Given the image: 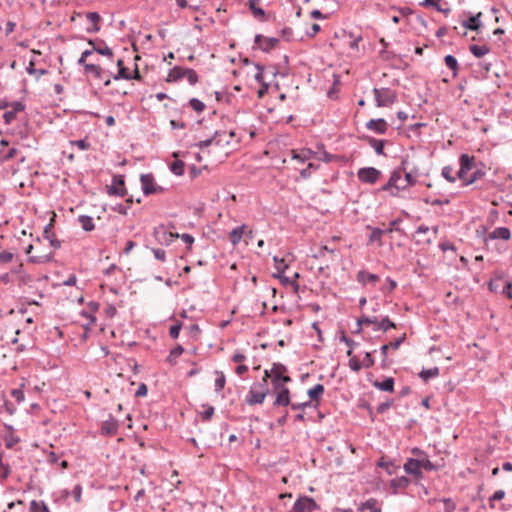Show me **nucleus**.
<instances>
[{"label":"nucleus","mask_w":512,"mask_h":512,"mask_svg":"<svg viewBox=\"0 0 512 512\" xmlns=\"http://www.w3.org/2000/svg\"><path fill=\"white\" fill-rule=\"evenodd\" d=\"M349 357H350V360H349L350 369L354 372H359L363 367L362 362H360L356 356L352 355Z\"/></svg>","instance_id":"nucleus-54"},{"label":"nucleus","mask_w":512,"mask_h":512,"mask_svg":"<svg viewBox=\"0 0 512 512\" xmlns=\"http://www.w3.org/2000/svg\"><path fill=\"white\" fill-rule=\"evenodd\" d=\"M420 462L415 458H408L403 465L404 471L413 476L415 479V484L418 485L419 481L424 478L422 469L420 467Z\"/></svg>","instance_id":"nucleus-8"},{"label":"nucleus","mask_w":512,"mask_h":512,"mask_svg":"<svg viewBox=\"0 0 512 512\" xmlns=\"http://www.w3.org/2000/svg\"><path fill=\"white\" fill-rule=\"evenodd\" d=\"M401 176H402V173L395 168L392 171V173L388 179L390 182H392V184L395 186V190H397V191H400V190L403 191V190L407 189V185L399 186V184H398L399 180L401 179Z\"/></svg>","instance_id":"nucleus-38"},{"label":"nucleus","mask_w":512,"mask_h":512,"mask_svg":"<svg viewBox=\"0 0 512 512\" xmlns=\"http://www.w3.org/2000/svg\"><path fill=\"white\" fill-rule=\"evenodd\" d=\"M116 65L118 67V72L114 75H112L114 80H130V72L128 71V68L124 65L123 59H118L116 62Z\"/></svg>","instance_id":"nucleus-28"},{"label":"nucleus","mask_w":512,"mask_h":512,"mask_svg":"<svg viewBox=\"0 0 512 512\" xmlns=\"http://www.w3.org/2000/svg\"><path fill=\"white\" fill-rule=\"evenodd\" d=\"M170 170L177 176H182L185 172V163L182 160H175L170 165Z\"/></svg>","instance_id":"nucleus-41"},{"label":"nucleus","mask_w":512,"mask_h":512,"mask_svg":"<svg viewBox=\"0 0 512 512\" xmlns=\"http://www.w3.org/2000/svg\"><path fill=\"white\" fill-rule=\"evenodd\" d=\"M411 484V480L406 476L396 477L389 482L392 494L396 495L401 490L406 489Z\"/></svg>","instance_id":"nucleus-16"},{"label":"nucleus","mask_w":512,"mask_h":512,"mask_svg":"<svg viewBox=\"0 0 512 512\" xmlns=\"http://www.w3.org/2000/svg\"><path fill=\"white\" fill-rule=\"evenodd\" d=\"M182 329V323L177 322L176 324L172 325L169 329V335L172 339H177L179 337L180 331Z\"/></svg>","instance_id":"nucleus-58"},{"label":"nucleus","mask_w":512,"mask_h":512,"mask_svg":"<svg viewBox=\"0 0 512 512\" xmlns=\"http://www.w3.org/2000/svg\"><path fill=\"white\" fill-rule=\"evenodd\" d=\"M441 175L450 183H454L458 178L457 175H453V168L451 166H444Z\"/></svg>","instance_id":"nucleus-49"},{"label":"nucleus","mask_w":512,"mask_h":512,"mask_svg":"<svg viewBox=\"0 0 512 512\" xmlns=\"http://www.w3.org/2000/svg\"><path fill=\"white\" fill-rule=\"evenodd\" d=\"M84 72L85 74H92L96 79H102L104 74V70L101 68L100 65L91 63L85 65Z\"/></svg>","instance_id":"nucleus-32"},{"label":"nucleus","mask_w":512,"mask_h":512,"mask_svg":"<svg viewBox=\"0 0 512 512\" xmlns=\"http://www.w3.org/2000/svg\"><path fill=\"white\" fill-rule=\"evenodd\" d=\"M373 94L377 107H389L397 101L396 91L388 88H374Z\"/></svg>","instance_id":"nucleus-1"},{"label":"nucleus","mask_w":512,"mask_h":512,"mask_svg":"<svg viewBox=\"0 0 512 512\" xmlns=\"http://www.w3.org/2000/svg\"><path fill=\"white\" fill-rule=\"evenodd\" d=\"M34 66H35V62H34V60H31L28 67L26 68V71L28 74L34 75V74L38 73L39 75H45L47 73L46 69L38 70V68H35Z\"/></svg>","instance_id":"nucleus-56"},{"label":"nucleus","mask_w":512,"mask_h":512,"mask_svg":"<svg viewBox=\"0 0 512 512\" xmlns=\"http://www.w3.org/2000/svg\"><path fill=\"white\" fill-rule=\"evenodd\" d=\"M469 50L475 57L480 58V57L486 55L490 51V48L487 45L480 46V45L473 44V45H470Z\"/></svg>","instance_id":"nucleus-37"},{"label":"nucleus","mask_w":512,"mask_h":512,"mask_svg":"<svg viewBox=\"0 0 512 512\" xmlns=\"http://www.w3.org/2000/svg\"><path fill=\"white\" fill-rule=\"evenodd\" d=\"M266 398L265 392L256 389V386H251L248 394L245 397V402L248 405L262 404Z\"/></svg>","instance_id":"nucleus-13"},{"label":"nucleus","mask_w":512,"mask_h":512,"mask_svg":"<svg viewBox=\"0 0 512 512\" xmlns=\"http://www.w3.org/2000/svg\"><path fill=\"white\" fill-rule=\"evenodd\" d=\"M376 322V316L362 315L357 319L356 329L353 331L354 334H360L363 330V325H371Z\"/></svg>","instance_id":"nucleus-30"},{"label":"nucleus","mask_w":512,"mask_h":512,"mask_svg":"<svg viewBox=\"0 0 512 512\" xmlns=\"http://www.w3.org/2000/svg\"><path fill=\"white\" fill-rule=\"evenodd\" d=\"M511 238V232L507 227H497L492 232H490L485 238L484 241L488 240H504L508 241Z\"/></svg>","instance_id":"nucleus-17"},{"label":"nucleus","mask_w":512,"mask_h":512,"mask_svg":"<svg viewBox=\"0 0 512 512\" xmlns=\"http://www.w3.org/2000/svg\"><path fill=\"white\" fill-rule=\"evenodd\" d=\"M270 372L271 380L281 381V382H291L292 379L289 375H287L288 369L282 363H273Z\"/></svg>","instance_id":"nucleus-10"},{"label":"nucleus","mask_w":512,"mask_h":512,"mask_svg":"<svg viewBox=\"0 0 512 512\" xmlns=\"http://www.w3.org/2000/svg\"><path fill=\"white\" fill-rule=\"evenodd\" d=\"M107 194L118 197H125L128 194L124 175L116 174L112 177L111 185L107 186Z\"/></svg>","instance_id":"nucleus-3"},{"label":"nucleus","mask_w":512,"mask_h":512,"mask_svg":"<svg viewBox=\"0 0 512 512\" xmlns=\"http://www.w3.org/2000/svg\"><path fill=\"white\" fill-rule=\"evenodd\" d=\"M358 139L364 142H367L375 151V153L379 156H385L384 148L388 143L387 140L384 139H376L370 135H359Z\"/></svg>","instance_id":"nucleus-11"},{"label":"nucleus","mask_w":512,"mask_h":512,"mask_svg":"<svg viewBox=\"0 0 512 512\" xmlns=\"http://www.w3.org/2000/svg\"><path fill=\"white\" fill-rule=\"evenodd\" d=\"M78 221L81 224L82 229L86 232H90V231L94 230V228H95L92 217H90L88 215H80L78 217Z\"/></svg>","instance_id":"nucleus-34"},{"label":"nucleus","mask_w":512,"mask_h":512,"mask_svg":"<svg viewBox=\"0 0 512 512\" xmlns=\"http://www.w3.org/2000/svg\"><path fill=\"white\" fill-rule=\"evenodd\" d=\"M382 173L375 167H363L357 171V177L362 183L375 184Z\"/></svg>","instance_id":"nucleus-5"},{"label":"nucleus","mask_w":512,"mask_h":512,"mask_svg":"<svg viewBox=\"0 0 512 512\" xmlns=\"http://www.w3.org/2000/svg\"><path fill=\"white\" fill-rule=\"evenodd\" d=\"M5 446L7 449H12L16 444L20 442V438L18 436H6L4 438Z\"/></svg>","instance_id":"nucleus-59"},{"label":"nucleus","mask_w":512,"mask_h":512,"mask_svg":"<svg viewBox=\"0 0 512 512\" xmlns=\"http://www.w3.org/2000/svg\"><path fill=\"white\" fill-rule=\"evenodd\" d=\"M395 189V186L392 184V182H390L389 180L387 181V183H385L383 186H381L379 188V191H382V192H390V194L392 196H397L398 195V191H394Z\"/></svg>","instance_id":"nucleus-61"},{"label":"nucleus","mask_w":512,"mask_h":512,"mask_svg":"<svg viewBox=\"0 0 512 512\" xmlns=\"http://www.w3.org/2000/svg\"><path fill=\"white\" fill-rule=\"evenodd\" d=\"M86 18L93 24L92 27L87 28L88 33H97L100 31L101 27L99 22L101 21V16L98 12H88L86 14Z\"/></svg>","instance_id":"nucleus-26"},{"label":"nucleus","mask_w":512,"mask_h":512,"mask_svg":"<svg viewBox=\"0 0 512 512\" xmlns=\"http://www.w3.org/2000/svg\"><path fill=\"white\" fill-rule=\"evenodd\" d=\"M184 77L187 78L190 85H195L199 81L198 74L192 68H185Z\"/></svg>","instance_id":"nucleus-48"},{"label":"nucleus","mask_w":512,"mask_h":512,"mask_svg":"<svg viewBox=\"0 0 512 512\" xmlns=\"http://www.w3.org/2000/svg\"><path fill=\"white\" fill-rule=\"evenodd\" d=\"M420 462V467L423 470L426 471H436L438 467L429 460L428 455L424 456L423 458H415Z\"/></svg>","instance_id":"nucleus-42"},{"label":"nucleus","mask_w":512,"mask_h":512,"mask_svg":"<svg viewBox=\"0 0 512 512\" xmlns=\"http://www.w3.org/2000/svg\"><path fill=\"white\" fill-rule=\"evenodd\" d=\"M440 374V369L435 366L433 368H430V369H422L418 376L424 381V382H428L431 378H435L437 376H439Z\"/></svg>","instance_id":"nucleus-31"},{"label":"nucleus","mask_w":512,"mask_h":512,"mask_svg":"<svg viewBox=\"0 0 512 512\" xmlns=\"http://www.w3.org/2000/svg\"><path fill=\"white\" fill-rule=\"evenodd\" d=\"M184 353V348L182 345H177L175 348H173L168 357H167V361L170 363V364H175L176 363V359L181 356L182 354Z\"/></svg>","instance_id":"nucleus-43"},{"label":"nucleus","mask_w":512,"mask_h":512,"mask_svg":"<svg viewBox=\"0 0 512 512\" xmlns=\"http://www.w3.org/2000/svg\"><path fill=\"white\" fill-rule=\"evenodd\" d=\"M314 509H319L316 501L308 496H299L293 505L291 512H312Z\"/></svg>","instance_id":"nucleus-6"},{"label":"nucleus","mask_w":512,"mask_h":512,"mask_svg":"<svg viewBox=\"0 0 512 512\" xmlns=\"http://www.w3.org/2000/svg\"><path fill=\"white\" fill-rule=\"evenodd\" d=\"M405 339H406V334H403L402 336L398 337L396 340H394L388 344H384L380 347V352H381V355L384 357V362L387 359L388 350L389 349L397 350L400 347V345L405 341Z\"/></svg>","instance_id":"nucleus-23"},{"label":"nucleus","mask_w":512,"mask_h":512,"mask_svg":"<svg viewBox=\"0 0 512 512\" xmlns=\"http://www.w3.org/2000/svg\"><path fill=\"white\" fill-rule=\"evenodd\" d=\"M356 279L359 283L366 284L368 282L376 283L379 281V276L377 274H372L369 272H366L364 270H361L357 273Z\"/></svg>","instance_id":"nucleus-29"},{"label":"nucleus","mask_w":512,"mask_h":512,"mask_svg":"<svg viewBox=\"0 0 512 512\" xmlns=\"http://www.w3.org/2000/svg\"><path fill=\"white\" fill-rule=\"evenodd\" d=\"M221 135H222V133L220 131H216L211 138L200 141L198 144H196V146H198L200 149H204V148L210 146L212 143H215L216 145L220 146L221 140H217V137H219Z\"/></svg>","instance_id":"nucleus-36"},{"label":"nucleus","mask_w":512,"mask_h":512,"mask_svg":"<svg viewBox=\"0 0 512 512\" xmlns=\"http://www.w3.org/2000/svg\"><path fill=\"white\" fill-rule=\"evenodd\" d=\"M246 225L243 224L241 226L235 227L229 232V241L233 246H236L244 236V230L246 229Z\"/></svg>","instance_id":"nucleus-27"},{"label":"nucleus","mask_w":512,"mask_h":512,"mask_svg":"<svg viewBox=\"0 0 512 512\" xmlns=\"http://www.w3.org/2000/svg\"><path fill=\"white\" fill-rule=\"evenodd\" d=\"M442 502L445 505L444 512H454L456 509V504L453 502L451 498H443Z\"/></svg>","instance_id":"nucleus-64"},{"label":"nucleus","mask_w":512,"mask_h":512,"mask_svg":"<svg viewBox=\"0 0 512 512\" xmlns=\"http://www.w3.org/2000/svg\"><path fill=\"white\" fill-rule=\"evenodd\" d=\"M119 423L109 414V418L101 423L100 433L103 436H115L118 433Z\"/></svg>","instance_id":"nucleus-12"},{"label":"nucleus","mask_w":512,"mask_h":512,"mask_svg":"<svg viewBox=\"0 0 512 512\" xmlns=\"http://www.w3.org/2000/svg\"><path fill=\"white\" fill-rule=\"evenodd\" d=\"M481 15L482 13L479 12L476 15L470 16L468 19L462 22V26L471 31L479 32L480 28L482 27V23L480 21Z\"/></svg>","instance_id":"nucleus-21"},{"label":"nucleus","mask_w":512,"mask_h":512,"mask_svg":"<svg viewBox=\"0 0 512 512\" xmlns=\"http://www.w3.org/2000/svg\"><path fill=\"white\" fill-rule=\"evenodd\" d=\"M365 126L380 135L385 134L388 130V124L384 118L370 119Z\"/></svg>","instance_id":"nucleus-14"},{"label":"nucleus","mask_w":512,"mask_h":512,"mask_svg":"<svg viewBox=\"0 0 512 512\" xmlns=\"http://www.w3.org/2000/svg\"><path fill=\"white\" fill-rule=\"evenodd\" d=\"M394 404L393 399H388L387 401L380 403L377 408L376 412L377 414H384L387 410H389Z\"/></svg>","instance_id":"nucleus-55"},{"label":"nucleus","mask_w":512,"mask_h":512,"mask_svg":"<svg viewBox=\"0 0 512 512\" xmlns=\"http://www.w3.org/2000/svg\"><path fill=\"white\" fill-rule=\"evenodd\" d=\"M185 329L187 330L188 334L191 336V337H194V338H197L198 335L200 334L201 330H200V327L198 324H191L187 327H185Z\"/></svg>","instance_id":"nucleus-63"},{"label":"nucleus","mask_w":512,"mask_h":512,"mask_svg":"<svg viewBox=\"0 0 512 512\" xmlns=\"http://www.w3.org/2000/svg\"><path fill=\"white\" fill-rule=\"evenodd\" d=\"M325 388L322 384H316L312 388L308 389L307 395L309 397V401L312 402L313 408L317 409L322 395L324 394Z\"/></svg>","instance_id":"nucleus-15"},{"label":"nucleus","mask_w":512,"mask_h":512,"mask_svg":"<svg viewBox=\"0 0 512 512\" xmlns=\"http://www.w3.org/2000/svg\"><path fill=\"white\" fill-rule=\"evenodd\" d=\"M89 45L92 46L94 52L105 56L109 59H113L114 53L110 47L107 46L106 42L101 38L87 39Z\"/></svg>","instance_id":"nucleus-9"},{"label":"nucleus","mask_w":512,"mask_h":512,"mask_svg":"<svg viewBox=\"0 0 512 512\" xmlns=\"http://www.w3.org/2000/svg\"><path fill=\"white\" fill-rule=\"evenodd\" d=\"M291 405V392L289 388L282 389L275 394L274 407H286Z\"/></svg>","instance_id":"nucleus-18"},{"label":"nucleus","mask_w":512,"mask_h":512,"mask_svg":"<svg viewBox=\"0 0 512 512\" xmlns=\"http://www.w3.org/2000/svg\"><path fill=\"white\" fill-rule=\"evenodd\" d=\"M279 44V39L275 37H266L264 45H259V49L265 53H269Z\"/></svg>","instance_id":"nucleus-35"},{"label":"nucleus","mask_w":512,"mask_h":512,"mask_svg":"<svg viewBox=\"0 0 512 512\" xmlns=\"http://www.w3.org/2000/svg\"><path fill=\"white\" fill-rule=\"evenodd\" d=\"M374 325V330H382L383 332H387L389 329L396 328V324L390 320L388 316L383 317L381 320H378L376 317V322L372 323Z\"/></svg>","instance_id":"nucleus-24"},{"label":"nucleus","mask_w":512,"mask_h":512,"mask_svg":"<svg viewBox=\"0 0 512 512\" xmlns=\"http://www.w3.org/2000/svg\"><path fill=\"white\" fill-rule=\"evenodd\" d=\"M142 191L144 195L149 196L154 193H162L164 188L155 184L154 176L151 173L141 174L140 176Z\"/></svg>","instance_id":"nucleus-4"},{"label":"nucleus","mask_w":512,"mask_h":512,"mask_svg":"<svg viewBox=\"0 0 512 512\" xmlns=\"http://www.w3.org/2000/svg\"><path fill=\"white\" fill-rule=\"evenodd\" d=\"M185 67L174 66L169 70L168 75L166 77V82L173 83L184 78Z\"/></svg>","instance_id":"nucleus-25"},{"label":"nucleus","mask_w":512,"mask_h":512,"mask_svg":"<svg viewBox=\"0 0 512 512\" xmlns=\"http://www.w3.org/2000/svg\"><path fill=\"white\" fill-rule=\"evenodd\" d=\"M270 378V372L266 369L264 370V376L262 378V381L260 383L254 384L253 386H256V389H258L261 392H265V395L267 396L270 392L268 387V379Z\"/></svg>","instance_id":"nucleus-39"},{"label":"nucleus","mask_w":512,"mask_h":512,"mask_svg":"<svg viewBox=\"0 0 512 512\" xmlns=\"http://www.w3.org/2000/svg\"><path fill=\"white\" fill-rule=\"evenodd\" d=\"M251 13L256 19L262 22L267 20L265 10L259 6L257 8H253V10H251Z\"/></svg>","instance_id":"nucleus-57"},{"label":"nucleus","mask_w":512,"mask_h":512,"mask_svg":"<svg viewBox=\"0 0 512 512\" xmlns=\"http://www.w3.org/2000/svg\"><path fill=\"white\" fill-rule=\"evenodd\" d=\"M203 407L205 408V410L201 413L202 421H210L214 415L215 409L213 406L208 404H204Z\"/></svg>","instance_id":"nucleus-52"},{"label":"nucleus","mask_w":512,"mask_h":512,"mask_svg":"<svg viewBox=\"0 0 512 512\" xmlns=\"http://www.w3.org/2000/svg\"><path fill=\"white\" fill-rule=\"evenodd\" d=\"M367 229H371V234L369 236V242L374 243L377 242L379 246H382V236L385 234V230L380 228H372L371 226H367Z\"/></svg>","instance_id":"nucleus-33"},{"label":"nucleus","mask_w":512,"mask_h":512,"mask_svg":"<svg viewBox=\"0 0 512 512\" xmlns=\"http://www.w3.org/2000/svg\"><path fill=\"white\" fill-rule=\"evenodd\" d=\"M478 67H479V70H473V72H475V73L478 72L481 74L482 78H487L488 73L490 72V69H491V63L486 62V61H480L478 63Z\"/></svg>","instance_id":"nucleus-47"},{"label":"nucleus","mask_w":512,"mask_h":512,"mask_svg":"<svg viewBox=\"0 0 512 512\" xmlns=\"http://www.w3.org/2000/svg\"><path fill=\"white\" fill-rule=\"evenodd\" d=\"M340 334H341V335H340V341H341V342H344V343L349 347V349H348V350H347V352H346V355H347V356H352V354H353V348H354L355 346H357V343H356L353 339H351V338L347 337V335H346V333H345V331H344V330H341V331H340Z\"/></svg>","instance_id":"nucleus-40"},{"label":"nucleus","mask_w":512,"mask_h":512,"mask_svg":"<svg viewBox=\"0 0 512 512\" xmlns=\"http://www.w3.org/2000/svg\"><path fill=\"white\" fill-rule=\"evenodd\" d=\"M445 65L453 71V76L455 77L458 72V61L453 55H446L444 58Z\"/></svg>","instance_id":"nucleus-44"},{"label":"nucleus","mask_w":512,"mask_h":512,"mask_svg":"<svg viewBox=\"0 0 512 512\" xmlns=\"http://www.w3.org/2000/svg\"><path fill=\"white\" fill-rule=\"evenodd\" d=\"M215 374L217 375L215 379V391L218 393L224 389L226 384V377L222 371H216Z\"/></svg>","instance_id":"nucleus-46"},{"label":"nucleus","mask_w":512,"mask_h":512,"mask_svg":"<svg viewBox=\"0 0 512 512\" xmlns=\"http://www.w3.org/2000/svg\"><path fill=\"white\" fill-rule=\"evenodd\" d=\"M369 382L377 389L383 392H393L395 380L393 377H386L383 381L372 380L368 378Z\"/></svg>","instance_id":"nucleus-19"},{"label":"nucleus","mask_w":512,"mask_h":512,"mask_svg":"<svg viewBox=\"0 0 512 512\" xmlns=\"http://www.w3.org/2000/svg\"><path fill=\"white\" fill-rule=\"evenodd\" d=\"M189 106L197 113H202L206 108L205 104L197 98H191Z\"/></svg>","instance_id":"nucleus-51"},{"label":"nucleus","mask_w":512,"mask_h":512,"mask_svg":"<svg viewBox=\"0 0 512 512\" xmlns=\"http://www.w3.org/2000/svg\"><path fill=\"white\" fill-rule=\"evenodd\" d=\"M475 157L468 154H461L459 157L460 168L457 172V177L463 183L468 179V172L476 168Z\"/></svg>","instance_id":"nucleus-2"},{"label":"nucleus","mask_w":512,"mask_h":512,"mask_svg":"<svg viewBox=\"0 0 512 512\" xmlns=\"http://www.w3.org/2000/svg\"><path fill=\"white\" fill-rule=\"evenodd\" d=\"M70 143L73 146H77L81 150H88L91 147L90 143L86 139L74 140Z\"/></svg>","instance_id":"nucleus-60"},{"label":"nucleus","mask_w":512,"mask_h":512,"mask_svg":"<svg viewBox=\"0 0 512 512\" xmlns=\"http://www.w3.org/2000/svg\"><path fill=\"white\" fill-rule=\"evenodd\" d=\"M51 259L52 253L41 256H30L28 261L35 264H44L50 262Z\"/></svg>","instance_id":"nucleus-50"},{"label":"nucleus","mask_w":512,"mask_h":512,"mask_svg":"<svg viewBox=\"0 0 512 512\" xmlns=\"http://www.w3.org/2000/svg\"><path fill=\"white\" fill-rule=\"evenodd\" d=\"M153 236L159 244L166 246L170 245L174 239L179 238L178 233L167 231L164 225L155 227L153 230Z\"/></svg>","instance_id":"nucleus-7"},{"label":"nucleus","mask_w":512,"mask_h":512,"mask_svg":"<svg viewBox=\"0 0 512 512\" xmlns=\"http://www.w3.org/2000/svg\"><path fill=\"white\" fill-rule=\"evenodd\" d=\"M293 159L299 160L300 162H305L306 160L310 159L312 151L310 149H303L300 152L292 151Z\"/></svg>","instance_id":"nucleus-45"},{"label":"nucleus","mask_w":512,"mask_h":512,"mask_svg":"<svg viewBox=\"0 0 512 512\" xmlns=\"http://www.w3.org/2000/svg\"><path fill=\"white\" fill-rule=\"evenodd\" d=\"M54 222H55V214L50 219V222L44 227L43 236L45 239L54 238L55 234H54V232H52Z\"/></svg>","instance_id":"nucleus-53"},{"label":"nucleus","mask_w":512,"mask_h":512,"mask_svg":"<svg viewBox=\"0 0 512 512\" xmlns=\"http://www.w3.org/2000/svg\"><path fill=\"white\" fill-rule=\"evenodd\" d=\"M374 364H375V360L372 356V352H366L363 362H362L363 367L371 368L372 366H374Z\"/></svg>","instance_id":"nucleus-62"},{"label":"nucleus","mask_w":512,"mask_h":512,"mask_svg":"<svg viewBox=\"0 0 512 512\" xmlns=\"http://www.w3.org/2000/svg\"><path fill=\"white\" fill-rule=\"evenodd\" d=\"M377 466L386 470L388 475H394L400 469V465L390 460L386 456H382L377 461Z\"/></svg>","instance_id":"nucleus-20"},{"label":"nucleus","mask_w":512,"mask_h":512,"mask_svg":"<svg viewBox=\"0 0 512 512\" xmlns=\"http://www.w3.org/2000/svg\"><path fill=\"white\" fill-rule=\"evenodd\" d=\"M485 168L486 166L483 163H480L479 167L476 165V168H474V171L472 172L471 176L468 177V179L464 182V186H468L470 184L477 182L478 180L483 179L486 175Z\"/></svg>","instance_id":"nucleus-22"}]
</instances>
